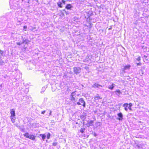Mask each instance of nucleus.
Listing matches in <instances>:
<instances>
[{
  "mask_svg": "<svg viewBox=\"0 0 149 149\" xmlns=\"http://www.w3.org/2000/svg\"><path fill=\"white\" fill-rule=\"evenodd\" d=\"M23 135L24 136L32 140H35L36 138V136H35L32 134L29 135V134L28 132L25 133Z\"/></svg>",
  "mask_w": 149,
  "mask_h": 149,
  "instance_id": "f257e3e1",
  "label": "nucleus"
},
{
  "mask_svg": "<svg viewBox=\"0 0 149 149\" xmlns=\"http://www.w3.org/2000/svg\"><path fill=\"white\" fill-rule=\"evenodd\" d=\"M132 105V104L131 103H130L129 104L127 103H125L123 104V106L124 107L125 110L127 111L128 109H129L130 110H132L131 107Z\"/></svg>",
  "mask_w": 149,
  "mask_h": 149,
  "instance_id": "f03ea898",
  "label": "nucleus"
},
{
  "mask_svg": "<svg viewBox=\"0 0 149 149\" xmlns=\"http://www.w3.org/2000/svg\"><path fill=\"white\" fill-rule=\"evenodd\" d=\"M77 104L79 105H82L84 107H85V102L82 98H80L79 99V102H77Z\"/></svg>",
  "mask_w": 149,
  "mask_h": 149,
  "instance_id": "7ed1b4c3",
  "label": "nucleus"
},
{
  "mask_svg": "<svg viewBox=\"0 0 149 149\" xmlns=\"http://www.w3.org/2000/svg\"><path fill=\"white\" fill-rule=\"evenodd\" d=\"M75 91L72 92L70 95V100L72 101H76L77 100L75 98V96L76 95Z\"/></svg>",
  "mask_w": 149,
  "mask_h": 149,
  "instance_id": "20e7f679",
  "label": "nucleus"
},
{
  "mask_svg": "<svg viewBox=\"0 0 149 149\" xmlns=\"http://www.w3.org/2000/svg\"><path fill=\"white\" fill-rule=\"evenodd\" d=\"M81 70V68L80 67H74L73 68L74 72L76 74H78L80 73Z\"/></svg>",
  "mask_w": 149,
  "mask_h": 149,
  "instance_id": "39448f33",
  "label": "nucleus"
},
{
  "mask_svg": "<svg viewBox=\"0 0 149 149\" xmlns=\"http://www.w3.org/2000/svg\"><path fill=\"white\" fill-rule=\"evenodd\" d=\"M61 1H59L57 3L58 7L59 8H62L63 7V4H65V1L64 0H62Z\"/></svg>",
  "mask_w": 149,
  "mask_h": 149,
  "instance_id": "423d86ee",
  "label": "nucleus"
},
{
  "mask_svg": "<svg viewBox=\"0 0 149 149\" xmlns=\"http://www.w3.org/2000/svg\"><path fill=\"white\" fill-rule=\"evenodd\" d=\"M93 123L94 121L93 120L88 121L86 125L88 127L92 126L93 125Z\"/></svg>",
  "mask_w": 149,
  "mask_h": 149,
  "instance_id": "0eeeda50",
  "label": "nucleus"
},
{
  "mask_svg": "<svg viewBox=\"0 0 149 149\" xmlns=\"http://www.w3.org/2000/svg\"><path fill=\"white\" fill-rule=\"evenodd\" d=\"M117 115L118 118H117V119L120 120H122L123 119V115L122 113L121 112L117 114Z\"/></svg>",
  "mask_w": 149,
  "mask_h": 149,
  "instance_id": "6e6552de",
  "label": "nucleus"
},
{
  "mask_svg": "<svg viewBox=\"0 0 149 149\" xmlns=\"http://www.w3.org/2000/svg\"><path fill=\"white\" fill-rule=\"evenodd\" d=\"M10 113L11 114L10 117H15V109H13L10 110Z\"/></svg>",
  "mask_w": 149,
  "mask_h": 149,
  "instance_id": "1a4fd4ad",
  "label": "nucleus"
},
{
  "mask_svg": "<svg viewBox=\"0 0 149 149\" xmlns=\"http://www.w3.org/2000/svg\"><path fill=\"white\" fill-rule=\"evenodd\" d=\"M72 6L71 4H67L65 6V8L67 10H70Z\"/></svg>",
  "mask_w": 149,
  "mask_h": 149,
  "instance_id": "9d476101",
  "label": "nucleus"
},
{
  "mask_svg": "<svg viewBox=\"0 0 149 149\" xmlns=\"http://www.w3.org/2000/svg\"><path fill=\"white\" fill-rule=\"evenodd\" d=\"M92 87L94 88H98L99 86L102 87V86L99 85L95 83L92 86Z\"/></svg>",
  "mask_w": 149,
  "mask_h": 149,
  "instance_id": "9b49d317",
  "label": "nucleus"
},
{
  "mask_svg": "<svg viewBox=\"0 0 149 149\" xmlns=\"http://www.w3.org/2000/svg\"><path fill=\"white\" fill-rule=\"evenodd\" d=\"M131 66L130 65H127L124 66L123 68V70H125L127 69H129Z\"/></svg>",
  "mask_w": 149,
  "mask_h": 149,
  "instance_id": "f8f14e48",
  "label": "nucleus"
},
{
  "mask_svg": "<svg viewBox=\"0 0 149 149\" xmlns=\"http://www.w3.org/2000/svg\"><path fill=\"white\" fill-rule=\"evenodd\" d=\"M40 136H41L42 139L43 141H44L45 139L46 136L45 134H40Z\"/></svg>",
  "mask_w": 149,
  "mask_h": 149,
  "instance_id": "ddd939ff",
  "label": "nucleus"
},
{
  "mask_svg": "<svg viewBox=\"0 0 149 149\" xmlns=\"http://www.w3.org/2000/svg\"><path fill=\"white\" fill-rule=\"evenodd\" d=\"M114 84H112L110 86L108 87V88L111 90H113L114 88Z\"/></svg>",
  "mask_w": 149,
  "mask_h": 149,
  "instance_id": "4468645a",
  "label": "nucleus"
},
{
  "mask_svg": "<svg viewBox=\"0 0 149 149\" xmlns=\"http://www.w3.org/2000/svg\"><path fill=\"white\" fill-rule=\"evenodd\" d=\"M94 99L95 100H97L101 99L102 98L100 96H95L94 97Z\"/></svg>",
  "mask_w": 149,
  "mask_h": 149,
  "instance_id": "2eb2a0df",
  "label": "nucleus"
},
{
  "mask_svg": "<svg viewBox=\"0 0 149 149\" xmlns=\"http://www.w3.org/2000/svg\"><path fill=\"white\" fill-rule=\"evenodd\" d=\"M10 117V118L11 119V120L12 122L13 123H15V118L14 117Z\"/></svg>",
  "mask_w": 149,
  "mask_h": 149,
  "instance_id": "dca6fc26",
  "label": "nucleus"
},
{
  "mask_svg": "<svg viewBox=\"0 0 149 149\" xmlns=\"http://www.w3.org/2000/svg\"><path fill=\"white\" fill-rule=\"evenodd\" d=\"M115 92L117 93H118L119 94H120L122 93L121 91L119 89H118V90H116L115 91Z\"/></svg>",
  "mask_w": 149,
  "mask_h": 149,
  "instance_id": "f3484780",
  "label": "nucleus"
},
{
  "mask_svg": "<svg viewBox=\"0 0 149 149\" xmlns=\"http://www.w3.org/2000/svg\"><path fill=\"white\" fill-rule=\"evenodd\" d=\"M60 16L61 17H63L64 16V13L62 12V11H61V14L60 15Z\"/></svg>",
  "mask_w": 149,
  "mask_h": 149,
  "instance_id": "a211bd4d",
  "label": "nucleus"
},
{
  "mask_svg": "<svg viewBox=\"0 0 149 149\" xmlns=\"http://www.w3.org/2000/svg\"><path fill=\"white\" fill-rule=\"evenodd\" d=\"M85 130V128H81L80 130V132L81 133H83L84 132Z\"/></svg>",
  "mask_w": 149,
  "mask_h": 149,
  "instance_id": "6ab92c4d",
  "label": "nucleus"
},
{
  "mask_svg": "<svg viewBox=\"0 0 149 149\" xmlns=\"http://www.w3.org/2000/svg\"><path fill=\"white\" fill-rule=\"evenodd\" d=\"M50 133H48V134H47V139H49L50 138Z\"/></svg>",
  "mask_w": 149,
  "mask_h": 149,
  "instance_id": "aec40b11",
  "label": "nucleus"
},
{
  "mask_svg": "<svg viewBox=\"0 0 149 149\" xmlns=\"http://www.w3.org/2000/svg\"><path fill=\"white\" fill-rule=\"evenodd\" d=\"M141 60V57L139 56L136 58V60L138 61H139Z\"/></svg>",
  "mask_w": 149,
  "mask_h": 149,
  "instance_id": "412c9836",
  "label": "nucleus"
},
{
  "mask_svg": "<svg viewBox=\"0 0 149 149\" xmlns=\"http://www.w3.org/2000/svg\"><path fill=\"white\" fill-rule=\"evenodd\" d=\"M24 42V41L22 43H20V42H17V44L18 45H20L21 44H22V43H23Z\"/></svg>",
  "mask_w": 149,
  "mask_h": 149,
  "instance_id": "4be33fe9",
  "label": "nucleus"
},
{
  "mask_svg": "<svg viewBox=\"0 0 149 149\" xmlns=\"http://www.w3.org/2000/svg\"><path fill=\"white\" fill-rule=\"evenodd\" d=\"M23 28H24V31H26V29L27 28V26H24L23 27Z\"/></svg>",
  "mask_w": 149,
  "mask_h": 149,
  "instance_id": "5701e85b",
  "label": "nucleus"
},
{
  "mask_svg": "<svg viewBox=\"0 0 149 149\" xmlns=\"http://www.w3.org/2000/svg\"><path fill=\"white\" fill-rule=\"evenodd\" d=\"M136 64L137 66H140L141 65V63L140 62H139V63H136Z\"/></svg>",
  "mask_w": 149,
  "mask_h": 149,
  "instance_id": "b1692460",
  "label": "nucleus"
},
{
  "mask_svg": "<svg viewBox=\"0 0 149 149\" xmlns=\"http://www.w3.org/2000/svg\"><path fill=\"white\" fill-rule=\"evenodd\" d=\"M3 51L0 49V54H1L2 55L3 54Z\"/></svg>",
  "mask_w": 149,
  "mask_h": 149,
  "instance_id": "393cba45",
  "label": "nucleus"
},
{
  "mask_svg": "<svg viewBox=\"0 0 149 149\" xmlns=\"http://www.w3.org/2000/svg\"><path fill=\"white\" fill-rule=\"evenodd\" d=\"M57 145V143H52L53 146H55Z\"/></svg>",
  "mask_w": 149,
  "mask_h": 149,
  "instance_id": "a878e982",
  "label": "nucleus"
},
{
  "mask_svg": "<svg viewBox=\"0 0 149 149\" xmlns=\"http://www.w3.org/2000/svg\"><path fill=\"white\" fill-rule=\"evenodd\" d=\"M45 111H43L41 112V113L42 114H44L45 113Z\"/></svg>",
  "mask_w": 149,
  "mask_h": 149,
  "instance_id": "bb28decb",
  "label": "nucleus"
},
{
  "mask_svg": "<svg viewBox=\"0 0 149 149\" xmlns=\"http://www.w3.org/2000/svg\"><path fill=\"white\" fill-rule=\"evenodd\" d=\"M112 29V27H111L108 29V30H110Z\"/></svg>",
  "mask_w": 149,
  "mask_h": 149,
  "instance_id": "cd10ccee",
  "label": "nucleus"
},
{
  "mask_svg": "<svg viewBox=\"0 0 149 149\" xmlns=\"http://www.w3.org/2000/svg\"><path fill=\"white\" fill-rule=\"evenodd\" d=\"M62 10H63V11H64L65 12V9H63Z\"/></svg>",
  "mask_w": 149,
  "mask_h": 149,
  "instance_id": "c85d7f7f",
  "label": "nucleus"
},
{
  "mask_svg": "<svg viewBox=\"0 0 149 149\" xmlns=\"http://www.w3.org/2000/svg\"><path fill=\"white\" fill-rule=\"evenodd\" d=\"M66 13V15H67V14H68V13H67V12H66V13Z\"/></svg>",
  "mask_w": 149,
  "mask_h": 149,
  "instance_id": "c756f323",
  "label": "nucleus"
},
{
  "mask_svg": "<svg viewBox=\"0 0 149 149\" xmlns=\"http://www.w3.org/2000/svg\"><path fill=\"white\" fill-rule=\"evenodd\" d=\"M139 123H141V122L140 121H139Z\"/></svg>",
  "mask_w": 149,
  "mask_h": 149,
  "instance_id": "7c9ffc66",
  "label": "nucleus"
},
{
  "mask_svg": "<svg viewBox=\"0 0 149 149\" xmlns=\"http://www.w3.org/2000/svg\"><path fill=\"white\" fill-rule=\"evenodd\" d=\"M144 56L146 57H147V56Z\"/></svg>",
  "mask_w": 149,
  "mask_h": 149,
  "instance_id": "2f4dec72",
  "label": "nucleus"
}]
</instances>
